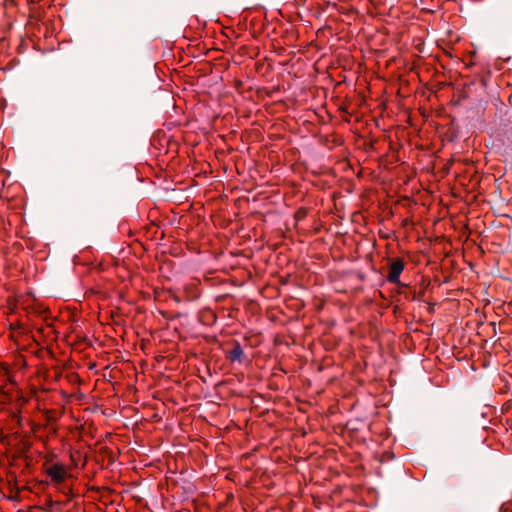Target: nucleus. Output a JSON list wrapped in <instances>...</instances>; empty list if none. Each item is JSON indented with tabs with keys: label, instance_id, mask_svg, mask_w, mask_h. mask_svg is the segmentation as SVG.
Segmentation results:
<instances>
[{
	"label": "nucleus",
	"instance_id": "1",
	"mask_svg": "<svg viewBox=\"0 0 512 512\" xmlns=\"http://www.w3.org/2000/svg\"><path fill=\"white\" fill-rule=\"evenodd\" d=\"M389 267L388 274L386 276V280L389 283L396 284L399 286H406L401 283L400 275L405 268V262L402 258H390L388 259Z\"/></svg>",
	"mask_w": 512,
	"mask_h": 512
},
{
	"label": "nucleus",
	"instance_id": "2",
	"mask_svg": "<svg viewBox=\"0 0 512 512\" xmlns=\"http://www.w3.org/2000/svg\"><path fill=\"white\" fill-rule=\"evenodd\" d=\"M46 474L55 484H61L67 477V471L62 463H55L46 469Z\"/></svg>",
	"mask_w": 512,
	"mask_h": 512
},
{
	"label": "nucleus",
	"instance_id": "3",
	"mask_svg": "<svg viewBox=\"0 0 512 512\" xmlns=\"http://www.w3.org/2000/svg\"><path fill=\"white\" fill-rule=\"evenodd\" d=\"M243 355V349L238 342L234 343L233 348L228 352L227 358L231 362L240 361Z\"/></svg>",
	"mask_w": 512,
	"mask_h": 512
},
{
	"label": "nucleus",
	"instance_id": "4",
	"mask_svg": "<svg viewBox=\"0 0 512 512\" xmlns=\"http://www.w3.org/2000/svg\"><path fill=\"white\" fill-rule=\"evenodd\" d=\"M46 418L48 421H52V420L54 421L56 419L54 416V411H52V410L47 411Z\"/></svg>",
	"mask_w": 512,
	"mask_h": 512
},
{
	"label": "nucleus",
	"instance_id": "5",
	"mask_svg": "<svg viewBox=\"0 0 512 512\" xmlns=\"http://www.w3.org/2000/svg\"><path fill=\"white\" fill-rule=\"evenodd\" d=\"M9 369L7 366H1L0 367V374L8 375Z\"/></svg>",
	"mask_w": 512,
	"mask_h": 512
}]
</instances>
